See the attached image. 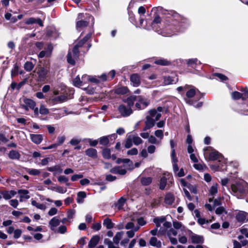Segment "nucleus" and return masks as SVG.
Here are the masks:
<instances>
[{"label": "nucleus", "mask_w": 248, "mask_h": 248, "mask_svg": "<svg viewBox=\"0 0 248 248\" xmlns=\"http://www.w3.org/2000/svg\"><path fill=\"white\" fill-rule=\"evenodd\" d=\"M118 110L121 116L124 117H128L133 113L132 109L124 104L120 105Z\"/></svg>", "instance_id": "nucleus-1"}, {"label": "nucleus", "mask_w": 248, "mask_h": 248, "mask_svg": "<svg viewBox=\"0 0 248 248\" xmlns=\"http://www.w3.org/2000/svg\"><path fill=\"white\" fill-rule=\"evenodd\" d=\"M189 239L192 243L200 244L203 243L204 242L203 237L202 235H199L194 233L191 231H189Z\"/></svg>", "instance_id": "nucleus-2"}, {"label": "nucleus", "mask_w": 248, "mask_h": 248, "mask_svg": "<svg viewBox=\"0 0 248 248\" xmlns=\"http://www.w3.org/2000/svg\"><path fill=\"white\" fill-rule=\"evenodd\" d=\"M49 71V69L45 67H41L39 68V70L37 71V74L38 76V81H45L46 75Z\"/></svg>", "instance_id": "nucleus-3"}, {"label": "nucleus", "mask_w": 248, "mask_h": 248, "mask_svg": "<svg viewBox=\"0 0 248 248\" xmlns=\"http://www.w3.org/2000/svg\"><path fill=\"white\" fill-rule=\"evenodd\" d=\"M231 188L232 191L235 193H239L240 194H244L245 193V187L244 185L241 183L232 185Z\"/></svg>", "instance_id": "nucleus-4"}, {"label": "nucleus", "mask_w": 248, "mask_h": 248, "mask_svg": "<svg viewBox=\"0 0 248 248\" xmlns=\"http://www.w3.org/2000/svg\"><path fill=\"white\" fill-rule=\"evenodd\" d=\"M83 16L84 15L82 13H80L78 15L77 17V20H78L77 21L76 23V28L77 29L85 27L88 25V22L82 20Z\"/></svg>", "instance_id": "nucleus-5"}, {"label": "nucleus", "mask_w": 248, "mask_h": 248, "mask_svg": "<svg viewBox=\"0 0 248 248\" xmlns=\"http://www.w3.org/2000/svg\"><path fill=\"white\" fill-rule=\"evenodd\" d=\"M60 222L61 220L58 217H53L49 221V226L50 229L53 231H55L56 228L60 225Z\"/></svg>", "instance_id": "nucleus-6"}, {"label": "nucleus", "mask_w": 248, "mask_h": 248, "mask_svg": "<svg viewBox=\"0 0 248 248\" xmlns=\"http://www.w3.org/2000/svg\"><path fill=\"white\" fill-rule=\"evenodd\" d=\"M236 218L238 222H245L248 220V214L245 212H240L236 215Z\"/></svg>", "instance_id": "nucleus-7"}, {"label": "nucleus", "mask_w": 248, "mask_h": 248, "mask_svg": "<svg viewBox=\"0 0 248 248\" xmlns=\"http://www.w3.org/2000/svg\"><path fill=\"white\" fill-rule=\"evenodd\" d=\"M0 193H1L3 198L5 200H8L15 196L16 194V192L13 190L10 191L3 190L1 191Z\"/></svg>", "instance_id": "nucleus-8"}, {"label": "nucleus", "mask_w": 248, "mask_h": 248, "mask_svg": "<svg viewBox=\"0 0 248 248\" xmlns=\"http://www.w3.org/2000/svg\"><path fill=\"white\" fill-rule=\"evenodd\" d=\"M130 81L134 86L138 87L140 83V76L138 74H133L130 76Z\"/></svg>", "instance_id": "nucleus-9"}, {"label": "nucleus", "mask_w": 248, "mask_h": 248, "mask_svg": "<svg viewBox=\"0 0 248 248\" xmlns=\"http://www.w3.org/2000/svg\"><path fill=\"white\" fill-rule=\"evenodd\" d=\"M25 23L27 25L32 24L34 23H37L40 26L43 27L44 24L42 20L40 18H35L33 17H30L27 19Z\"/></svg>", "instance_id": "nucleus-10"}, {"label": "nucleus", "mask_w": 248, "mask_h": 248, "mask_svg": "<svg viewBox=\"0 0 248 248\" xmlns=\"http://www.w3.org/2000/svg\"><path fill=\"white\" fill-rule=\"evenodd\" d=\"M149 245L156 248H161L162 243L155 237H152L149 241Z\"/></svg>", "instance_id": "nucleus-11"}, {"label": "nucleus", "mask_w": 248, "mask_h": 248, "mask_svg": "<svg viewBox=\"0 0 248 248\" xmlns=\"http://www.w3.org/2000/svg\"><path fill=\"white\" fill-rule=\"evenodd\" d=\"M137 99V97L136 95H131L127 97L126 99H124L123 102L127 104L128 107L130 108L134 105V102Z\"/></svg>", "instance_id": "nucleus-12"}, {"label": "nucleus", "mask_w": 248, "mask_h": 248, "mask_svg": "<svg viewBox=\"0 0 248 248\" xmlns=\"http://www.w3.org/2000/svg\"><path fill=\"white\" fill-rule=\"evenodd\" d=\"M8 157L12 160H19L21 157V155L18 151L12 150L8 153Z\"/></svg>", "instance_id": "nucleus-13"}, {"label": "nucleus", "mask_w": 248, "mask_h": 248, "mask_svg": "<svg viewBox=\"0 0 248 248\" xmlns=\"http://www.w3.org/2000/svg\"><path fill=\"white\" fill-rule=\"evenodd\" d=\"M86 155L92 158L95 159L97 157V151L96 149L90 148L85 151Z\"/></svg>", "instance_id": "nucleus-14"}, {"label": "nucleus", "mask_w": 248, "mask_h": 248, "mask_svg": "<svg viewBox=\"0 0 248 248\" xmlns=\"http://www.w3.org/2000/svg\"><path fill=\"white\" fill-rule=\"evenodd\" d=\"M110 172L113 173L124 175L126 173V170L125 169H123L121 167L117 166L112 168L110 170Z\"/></svg>", "instance_id": "nucleus-15"}, {"label": "nucleus", "mask_w": 248, "mask_h": 248, "mask_svg": "<svg viewBox=\"0 0 248 248\" xmlns=\"http://www.w3.org/2000/svg\"><path fill=\"white\" fill-rule=\"evenodd\" d=\"M30 137L32 141L37 144L40 143L43 140V136L40 134H30Z\"/></svg>", "instance_id": "nucleus-16"}, {"label": "nucleus", "mask_w": 248, "mask_h": 248, "mask_svg": "<svg viewBox=\"0 0 248 248\" xmlns=\"http://www.w3.org/2000/svg\"><path fill=\"white\" fill-rule=\"evenodd\" d=\"M100 237L98 235L93 236L90 240L88 247L89 248H94L98 243Z\"/></svg>", "instance_id": "nucleus-17"}, {"label": "nucleus", "mask_w": 248, "mask_h": 248, "mask_svg": "<svg viewBox=\"0 0 248 248\" xmlns=\"http://www.w3.org/2000/svg\"><path fill=\"white\" fill-rule=\"evenodd\" d=\"M148 113L149 115L148 116H151L152 118L155 117L154 119L156 121H158L161 116V114L160 113L157 112L155 109H152L150 110Z\"/></svg>", "instance_id": "nucleus-18"}, {"label": "nucleus", "mask_w": 248, "mask_h": 248, "mask_svg": "<svg viewBox=\"0 0 248 248\" xmlns=\"http://www.w3.org/2000/svg\"><path fill=\"white\" fill-rule=\"evenodd\" d=\"M156 121L154 118H152L151 116H146L145 124L149 126V127L152 128L155 125Z\"/></svg>", "instance_id": "nucleus-19"}, {"label": "nucleus", "mask_w": 248, "mask_h": 248, "mask_svg": "<svg viewBox=\"0 0 248 248\" xmlns=\"http://www.w3.org/2000/svg\"><path fill=\"white\" fill-rule=\"evenodd\" d=\"M174 201V197L171 193H168L165 198V202L168 205H171Z\"/></svg>", "instance_id": "nucleus-20"}, {"label": "nucleus", "mask_w": 248, "mask_h": 248, "mask_svg": "<svg viewBox=\"0 0 248 248\" xmlns=\"http://www.w3.org/2000/svg\"><path fill=\"white\" fill-rule=\"evenodd\" d=\"M164 85H168L170 84H173V83H175L176 81H177V78H176V80L175 81L174 79V78L168 76L164 77Z\"/></svg>", "instance_id": "nucleus-21"}, {"label": "nucleus", "mask_w": 248, "mask_h": 248, "mask_svg": "<svg viewBox=\"0 0 248 248\" xmlns=\"http://www.w3.org/2000/svg\"><path fill=\"white\" fill-rule=\"evenodd\" d=\"M124 232H118L113 237V242L117 246L119 243L120 240L122 238Z\"/></svg>", "instance_id": "nucleus-22"}, {"label": "nucleus", "mask_w": 248, "mask_h": 248, "mask_svg": "<svg viewBox=\"0 0 248 248\" xmlns=\"http://www.w3.org/2000/svg\"><path fill=\"white\" fill-rule=\"evenodd\" d=\"M220 156V155L218 152L214 151L209 154V158L211 160H216L218 159Z\"/></svg>", "instance_id": "nucleus-23"}, {"label": "nucleus", "mask_w": 248, "mask_h": 248, "mask_svg": "<svg viewBox=\"0 0 248 248\" xmlns=\"http://www.w3.org/2000/svg\"><path fill=\"white\" fill-rule=\"evenodd\" d=\"M24 103L27 106H28L31 109H34V107L35 106V103L32 100L25 98L24 99Z\"/></svg>", "instance_id": "nucleus-24"}, {"label": "nucleus", "mask_w": 248, "mask_h": 248, "mask_svg": "<svg viewBox=\"0 0 248 248\" xmlns=\"http://www.w3.org/2000/svg\"><path fill=\"white\" fill-rule=\"evenodd\" d=\"M128 91V89L126 87H121L115 89L114 92L118 94H126Z\"/></svg>", "instance_id": "nucleus-25"}, {"label": "nucleus", "mask_w": 248, "mask_h": 248, "mask_svg": "<svg viewBox=\"0 0 248 248\" xmlns=\"http://www.w3.org/2000/svg\"><path fill=\"white\" fill-rule=\"evenodd\" d=\"M103 225L105 226L108 229H110L114 226V224L112 223L111 219L108 218H106L104 220Z\"/></svg>", "instance_id": "nucleus-26"}, {"label": "nucleus", "mask_w": 248, "mask_h": 248, "mask_svg": "<svg viewBox=\"0 0 248 248\" xmlns=\"http://www.w3.org/2000/svg\"><path fill=\"white\" fill-rule=\"evenodd\" d=\"M67 100V97L65 95H60L52 99L54 103H62Z\"/></svg>", "instance_id": "nucleus-27"}, {"label": "nucleus", "mask_w": 248, "mask_h": 248, "mask_svg": "<svg viewBox=\"0 0 248 248\" xmlns=\"http://www.w3.org/2000/svg\"><path fill=\"white\" fill-rule=\"evenodd\" d=\"M77 59L73 58V54L71 51H69L68 52L67 56V61L69 64L74 65L75 64V60Z\"/></svg>", "instance_id": "nucleus-28"}, {"label": "nucleus", "mask_w": 248, "mask_h": 248, "mask_svg": "<svg viewBox=\"0 0 248 248\" xmlns=\"http://www.w3.org/2000/svg\"><path fill=\"white\" fill-rule=\"evenodd\" d=\"M102 155L106 159H110L111 158V151L110 149L105 148L102 151Z\"/></svg>", "instance_id": "nucleus-29"}, {"label": "nucleus", "mask_w": 248, "mask_h": 248, "mask_svg": "<svg viewBox=\"0 0 248 248\" xmlns=\"http://www.w3.org/2000/svg\"><path fill=\"white\" fill-rule=\"evenodd\" d=\"M31 204L33 206H34L36 207H37L38 209H41L42 210H45L46 208L45 205H44L42 203H38L35 200L31 201Z\"/></svg>", "instance_id": "nucleus-30"}, {"label": "nucleus", "mask_w": 248, "mask_h": 248, "mask_svg": "<svg viewBox=\"0 0 248 248\" xmlns=\"http://www.w3.org/2000/svg\"><path fill=\"white\" fill-rule=\"evenodd\" d=\"M148 141L149 143H151V144H155L160 145V143H161L160 140H157L156 139V138L153 135H151L149 136V137L148 139Z\"/></svg>", "instance_id": "nucleus-31"}, {"label": "nucleus", "mask_w": 248, "mask_h": 248, "mask_svg": "<svg viewBox=\"0 0 248 248\" xmlns=\"http://www.w3.org/2000/svg\"><path fill=\"white\" fill-rule=\"evenodd\" d=\"M155 63L161 65H169L170 64V62L166 59H159L155 61Z\"/></svg>", "instance_id": "nucleus-32"}, {"label": "nucleus", "mask_w": 248, "mask_h": 248, "mask_svg": "<svg viewBox=\"0 0 248 248\" xmlns=\"http://www.w3.org/2000/svg\"><path fill=\"white\" fill-rule=\"evenodd\" d=\"M161 21V19L159 16L156 15L154 19L153 20V22L151 23V26L152 29H155L156 26L155 24L160 23Z\"/></svg>", "instance_id": "nucleus-33"}, {"label": "nucleus", "mask_w": 248, "mask_h": 248, "mask_svg": "<svg viewBox=\"0 0 248 248\" xmlns=\"http://www.w3.org/2000/svg\"><path fill=\"white\" fill-rule=\"evenodd\" d=\"M109 142V139L107 136H104L99 139V143L102 145L107 146Z\"/></svg>", "instance_id": "nucleus-34"}, {"label": "nucleus", "mask_w": 248, "mask_h": 248, "mask_svg": "<svg viewBox=\"0 0 248 248\" xmlns=\"http://www.w3.org/2000/svg\"><path fill=\"white\" fill-rule=\"evenodd\" d=\"M132 139L133 142L136 145H139L143 142L142 139L138 136H132Z\"/></svg>", "instance_id": "nucleus-35"}, {"label": "nucleus", "mask_w": 248, "mask_h": 248, "mask_svg": "<svg viewBox=\"0 0 248 248\" xmlns=\"http://www.w3.org/2000/svg\"><path fill=\"white\" fill-rule=\"evenodd\" d=\"M132 142V136L130 135L125 140L124 147L127 149L130 148L133 145Z\"/></svg>", "instance_id": "nucleus-36"}, {"label": "nucleus", "mask_w": 248, "mask_h": 248, "mask_svg": "<svg viewBox=\"0 0 248 248\" xmlns=\"http://www.w3.org/2000/svg\"><path fill=\"white\" fill-rule=\"evenodd\" d=\"M152 179L151 177H143L141 179L140 182L143 185L147 186L152 182Z\"/></svg>", "instance_id": "nucleus-37"}, {"label": "nucleus", "mask_w": 248, "mask_h": 248, "mask_svg": "<svg viewBox=\"0 0 248 248\" xmlns=\"http://www.w3.org/2000/svg\"><path fill=\"white\" fill-rule=\"evenodd\" d=\"M73 82L74 85L76 87H80L82 85V81L78 76L73 79Z\"/></svg>", "instance_id": "nucleus-38"}, {"label": "nucleus", "mask_w": 248, "mask_h": 248, "mask_svg": "<svg viewBox=\"0 0 248 248\" xmlns=\"http://www.w3.org/2000/svg\"><path fill=\"white\" fill-rule=\"evenodd\" d=\"M232 98L234 100H238L240 98L242 99V94L240 92L234 91L232 93Z\"/></svg>", "instance_id": "nucleus-39"}, {"label": "nucleus", "mask_w": 248, "mask_h": 248, "mask_svg": "<svg viewBox=\"0 0 248 248\" xmlns=\"http://www.w3.org/2000/svg\"><path fill=\"white\" fill-rule=\"evenodd\" d=\"M79 47L77 46H75L73 47L72 51H71L72 53L73 54V58L74 59H78L79 56V50H78Z\"/></svg>", "instance_id": "nucleus-40"}, {"label": "nucleus", "mask_w": 248, "mask_h": 248, "mask_svg": "<svg viewBox=\"0 0 248 248\" xmlns=\"http://www.w3.org/2000/svg\"><path fill=\"white\" fill-rule=\"evenodd\" d=\"M34 67V65L31 62H27L24 64V68L27 71H31Z\"/></svg>", "instance_id": "nucleus-41"}, {"label": "nucleus", "mask_w": 248, "mask_h": 248, "mask_svg": "<svg viewBox=\"0 0 248 248\" xmlns=\"http://www.w3.org/2000/svg\"><path fill=\"white\" fill-rule=\"evenodd\" d=\"M167 179L165 177H163L161 178L160 181V185L159 188L161 190L164 189L166 184H167Z\"/></svg>", "instance_id": "nucleus-42"}, {"label": "nucleus", "mask_w": 248, "mask_h": 248, "mask_svg": "<svg viewBox=\"0 0 248 248\" xmlns=\"http://www.w3.org/2000/svg\"><path fill=\"white\" fill-rule=\"evenodd\" d=\"M39 112L42 115H47L49 113V111L48 109L46 108L45 106L41 105L39 108Z\"/></svg>", "instance_id": "nucleus-43"}, {"label": "nucleus", "mask_w": 248, "mask_h": 248, "mask_svg": "<svg viewBox=\"0 0 248 248\" xmlns=\"http://www.w3.org/2000/svg\"><path fill=\"white\" fill-rule=\"evenodd\" d=\"M105 243L108 245V248H120L117 245L115 246L114 242L108 239H105Z\"/></svg>", "instance_id": "nucleus-44"}, {"label": "nucleus", "mask_w": 248, "mask_h": 248, "mask_svg": "<svg viewBox=\"0 0 248 248\" xmlns=\"http://www.w3.org/2000/svg\"><path fill=\"white\" fill-rule=\"evenodd\" d=\"M18 193L20 194H22L21 195L24 196V197L26 199H29L30 197L28 195L29 191L25 189H20L18 190Z\"/></svg>", "instance_id": "nucleus-45"}, {"label": "nucleus", "mask_w": 248, "mask_h": 248, "mask_svg": "<svg viewBox=\"0 0 248 248\" xmlns=\"http://www.w3.org/2000/svg\"><path fill=\"white\" fill-rule=\"evenodd\" d=\"M49 171H58L59 173H61L62 171V169L61 168L60 166L56 165L52 167H49L47 169Z\"/></svg>", "instance_id": "nucleus-46"}, {"label": "nucleus", "mask_w": 248, "mask_h": 248, "mask_svg": "<svg viewBox=\"0 0 248 248\" xmlns=\"http://www.w3.org/2000/svg\"><path fill=\"white\" fill-rule=\"evenodd\" d=\"M27 172L30 175H38L40 173V171L39 170L34 169H29L28 170Z\"/></svg>", "instance_id": "nucleus-47"}, {"label": "nucleus", "mask_w": 248, "mask_h": 248, "mask_svg": "<svg viewBox=\"0 0 248 248\" xmlns=\"http://www.w3.org/2000/svg\"><path fill=\"white\" fill-rule=\"evenodd\" d=\"M126 199L123 197H121L118 201L117 206L119 209L122 208L123 206L126 202Z\"/></svg>", "instance_id": "nucleus-48"}, {"label": "nucleus", "mask_w": 248, "mask_h": 248, "mask_svg": "<svg viewBox=\"0 0 248 248\" xmlns=\"http://www.w3.org/2000/svg\"><path fill=\"white\" fill-rule=\"evenodd\" d=\"M217 184L213 185L211 188H210V189L209 190L210 191V193L212 195H215L217 193Z\"/></svg>", "instance_id": "nucleus-49"}, {"label": "nucleus", "mask_w": 248, "mask_h": 248, "mask_svg": "<svg viewBox=\"0 0 248 248\" xmlns=\"http://www.w3.org/2000/svg\"><path fill=\"white\" fill-rule=\"evenodd\" d=\"M215 213L217 215H221L224 213L226 214L227 212L223 206H219L216 209Z\"/></svg>", "instance_id": "nucleus-50"}, {"label": "nucleus", "mask_w": 248, "mask_h": 248, "mask_svg": "<svg viewBox=\"0 0 248 248\" xmlns=\"http://www.w3.org/2000/svg\"><path fill=\"white\" fill-rule=\"evenodd\" d=\"M196 94V91L194 89H191L188 91L186 93V96L188 98L193 97Z\"/></svg>", "instance_id": "nucleus-51"}, {"label": "nucleus", "mask_w": 248, "mask_h": 248, "mask_svg": "<svg viewBox=\"0 0 248 248\" xmlns=\"http://www.w3.org/2000/svg\"><path fill=\"white\" fill-rule=\"evenodd\" d=\"M155 135L156 137L159 138L160 139V141L163 138V131L162 130H157L155 131Z\"/></svg>", "instance_id": "nucleus-52"}, {"label": "nucleus", "mask_w": 248, "mask_h": 248, "mask_svg": "<svg viewBox=\"0 0 248 248\" xmlns=\"http://www.w3.org/2000/svg\"><path fill=\"white\" fill-rule=\"evenodd\" d=\"M67 229L65 226H61L58 230L54 231L55 232H59L62 234L66 232Z\"/></svg>", "instance_id": "nucleus-53"}, {"label": "nucleus", "mask_w": 248, "mask_h": 248, "mask_svg": "<svg viewBox=\"0 0 248 248\" xmlns=\"http://www.w3.org/2000/svg\"><path fill=\"white\" fill-rule=\"evenodd\" d=\"M58 180L59 182L62 183H67L68 182L69 179L64 175H61L58 177Z\"/></svg>", "instance_id": "nucleus-54"}, {"label": "nucleus", "mask_w": 248, "mask_h": 248, "mask_svg": "<svg viewBox=\"0 0 248 248\" xmlns=\"http://www.w3.org/2000/svg\"><path fill=\"white\" fill-rule=\"evenodd\" d=\"M18 71V66L16 64L14 66V68L11 71V76L14 77L17 75Z\"/></svg>", "instance_id": "nucleus-55"}, {"label": "nucleus", "mask_w": 248, "mask_h": 248, "mask_svg": "<svg viewBox=\"0 0 248 248\" xmlns=\"http://www.w3.org/2000/svg\"><path fill=\"white\" fill-rule=\"evenodd\" d=\"M138 153V149L136 148H133L131 150H128L127 152V154L128 155H136Z\"/></svg>", "instance_id": "nucleus-56"}, {"label": "nucleus", "mask_w": 248, "mask_h": 248, "mask_svg": "<svg viewBox=\"0 0 248 248\" xmlns=\"http://www.w3.org/2000/svg\"><path fill=\"white\" fill-rule=\"evenodd\" d=\"M187 188L189 189L191 192L194 194L197 193V190L195 186L189 184L188 186H187Z\"/></svg>", "instance_id": "nucleus-57"}, {"label": "nucleus", "mask_w": 248, "mask_h": 248, "mask_svg": "<svg viewBox=\"0 0 248 248\" xmlns=\"http://www.w3.org/2000/svg\"><path fill=\"white\" fill-rule=\"evenodd\" d=\"M83 177V175L82 174H74L71 177V180L72 181H76L77 180L82 178Z\"/></svg>", "instance_id": "nucleus-58"}, {"label": "nucleus", "mask_w": 248, "mask_h": 248, "mask_svg": "<svg viewBox=\"0 0 248 248\" xmlns=\"http://www.w3.org/2000/svg\"><path fill=\"white\" fill-rule=\"evenodd\" d=\"M168 236L169 237H171L172 235L173 236H176L177 234V232L176 231L174 230L173 229L171 228L170 230L168 232Z\"/></svg>", "instance_id": "nucleus-59"}, {"label": "nucleus", "mask_w": 248, "mask_h": 248, "mask_svg": "<svg viewBox=\"0 0 248 248\" xmlns=\"http://www.w3.org/2000/svg\"><path fill=\"white\" fill-rule=\"evenodd\" d=\"M215 75L216 77L218 78L222 81L226 80L228 79L227 77L226 76L222 74L216 73Z\"/></svg>", "instance_id": "nucleus-60"}, {"label": "nucleus", "mask_w": 248, "mask_h": 248, "mask_svg": "<svg viewBox=\"0 0 248 248\" xmlns=\"http://www.w3.org/2000/svg\"><path fill=\"white\" fill-rule=\"evenodd\" d=\"M65 140V137L64 136L58 137L57 139V142L56 143L58 144V146L60 145L63 143Z\"/></svg>", "instance_id": "nucleus-61"}, {"label": "nucleus", "mask_w": 248, "mask_h": 248, "mask_svg": "<svg viewBox=\"0 0 248 248\" xmlns=\"http://www.w3.org/2000/svg\"><path fill=\"white\" fill-rule=\"evenodd\" d=\"M56 191L60 193H64L67 191L66 188L64 189L60 186H56Z\"/></svg>", "instance_id": "nucleus-62"}, {"label": "nucleus", "mask_w": 248, "mask_h": 248, "mask_svg": "<svg viewBox=\"0 0 248 248\" xmlns=\"http://www.w3.org/2000/svg\"><path fill=\"white\" fill-rule=\"evenodd\" d=\"M57 212H58L57 209L55 207H53V208H51L49 210V211L48 212V214L50 216H52L53 215H56L57 214Z\"/></svg>", "instance_id": "nucleus-63"}, {"label": "nucleus", "mask_w": 248, "mask_h": 248, "mask_svg": "<svg viewBox=\"0 0 248 248\" xmlns=\"http://www.w3.org/2000/svg\"><path fill=\"white\" fill-rule=\"evenodd\" d=\"M242 92H244L243 93H242V100H245L246 99L248 98V89H246L242 91Z\"/></svg>", "instance_id": "nucleus-64"}]
</instances>
